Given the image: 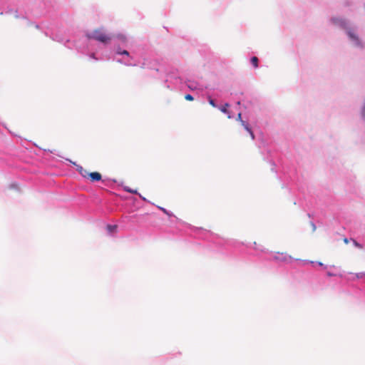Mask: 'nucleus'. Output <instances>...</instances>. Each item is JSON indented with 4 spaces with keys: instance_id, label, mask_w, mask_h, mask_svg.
Returning <instances> with one entry per match:
<instances>
[{
    "instance_id": "17",
    "label": "nucleus",
    "mask_w": 365,
    "mask_h": 365,
    "mask_svg": "<svg viewBox=\"0 0 365 365\" xmlns=\"http://www.w3.org/2000/svg\"><path fill=\"white\" fill-rule=\"evenodd\" d=\"M327 275H328L329 277L334 276V274H332V273H331V272H328V273H327Z\"/></svg>"
},
{
    "instance_id": "5",
    "label": "nucleus",
    "mask_w": 365,
    "mask_h": 365,
    "mask_svg": "<svg viewBox=\"0 0 365 365\" xmlns=\"http://www.w3.org/2000/svg\"><path fill=\"white\" fill-rule=\"evenodd\" d=\"M229 107H230V104L227 103H225L224 106H222L220 108V110L222 113L228 114L227 118H231V115L229 114V111H228V110H227V108H228Z\"/></svg>"
},
{
    "instance_id": "7",
    "label": "nucleus",
    "mask_w": 365,
    "mask_h": 365,
    "mask_svg": "<svg viewBox=\"0 0 365 365\" xmlns=\"http://www.w3.org/2000/svg\"><path fill=\"white\" fill-rule=\"evenodd\" d=\"M258 58L256 57V56H253L252 58H251V63L253 65V66L255 68H257L258 67Z\"/></svg>"
},
{
    "instance_id": "16",
    "label": "nucleus",
    "mask_w": 365,
    "mask_h": 365,
    "mask_svg": "<svg viewBox=\"0 0 365 365\" xmlns=\"http://www.w3.org/2000/svg\"><path fill=\"white\" fill-rule=\"evenodd\" d=\"M344 242L345 244H348V243H349V240H348L347 238H346V237H345V238L344 239Z\"/></svg>"
},
{
    "instance_id": "14",
    "label": "nucleus",
    "mask_w": 365,
    "mask_h": 365,
    "mask_svg": "<svg viewBox=\"0 0 365 365\" xmlns=\"http://www.w3.org/2000/svg\"><path fill=\"white\" fill-rule=\"evenodd\" d=\"M354 242V244L356 247H359V248H361V245L360 244H359L356 240H353Z\"/></svg>"
},
{
    "instance_id": "4",
    "label": "nucleus",
    "mask_w": 365,
    "mask_h": 365,
    "mask_svg": "<svg viewBox=\"0 0 365 365\" xmlns=\"http://www.w3.org/2000/svg\"><path fill=\"white\" fill-rule=\"evenodd\" d=\"M241 125L245 128V129L250 133V136H251V138L252 140L255 139V135L253 133V132L252 131L251 128H250L248 123H247L244 120H241Z\"/></svg>"
},
{
    "instance_id": "21",
    "label": "nucleus",
    "mask_w": 365,
    "mask_h": 365,
    "mask_svg": "<svg viewBox=\"0 0 365 365\" xmlns=\"http://www.w3.org/2000/svg\"><path fill=\"white\" fill-rule=\"evenodd\" d=\"M108 227L110 229V230H112V227L110 225H108Z\"/></svg>"
},
{
    "instance_id": "11",
    "label": "nucleus",
    "mask_w": 365,
    "mask_h": 365,
    "mask_svg": "<svg viewBox=\"0 0 365 365\" xmlns=\"http://www.w3.org/2000/svg\"><path fill=\"white\" fill-rule=\"evenodd\" d=\"M208 101H209L210 105H211L212 107H216V104H215L214 100L212 99L210 97L209 98Z\"/></svg>"
},
{
    "instance_id": "10",
    "label": "nucleus",
    "mask_w": 365,
    "mask_h": 365,
    "mask_svg": "<svg viewBox=\"0 0 365 365\" xmlns=\"http://www.w3.org/2000/svg\"><path fill=\"white\" fill-rule=\"evenodd\" d=\"M185 98L187 100V101H192L194 100L192 96H191L190 94H186L185 96Z\"/></svg>"
},
{
    "instance_id": "6",
    "label": "nucleus",
    "mask_w": 365,
    "mask_h": 365,
    "mask_svg": "<svg viewBox=\"0 0 365 365\" xmlns=\"http://www.w3.org/2000/svg\"><path fill=\"white\" fill-rule=\"evenodd\" d=\"M78 171L79 173L81 174V175L84 178H88V174H89L90 173H88L86 170H84L82 167H80L79 169H78Z\"/></svg>"
},
{
    "instance_id": "20",
    "label": "nucleus",
    "mask_w": 365,
    "mask_h": 365,
    "mask_svg": "<svg viewBox=\"0 0 365 365\" xmlns=\"http://www.w3.org/2000/svg\"><path fill=\"white\" fill-rule=\"evenodd\" d=\"M108 227L110 229V230H112V227L110 225H108Z\"/></svg>"
},
{
    "instance_id": "15",
    "label": "nucleus",
    "mask_w": 365,
    "mask_h": 365,
    "mask_svg": "<svg viewBox=\"0 0 365 365\" xmlns=\"http://www.w3.org/2000/svg\"><path fill=\"white\" fill-rule=\"evenodd\" d=\"M254 244H255V250H259V248H258V247H257V242H255V243H254ZM260 250L263 252V251H264V249H260Z\"/></svg>"
},
{
    "instance_id": "18",
    "label": "nucleus",
    "mask_w": 365,
    "mask_h": 365,
    "mask_svg": "<svg viewBox=\"0 0 365 365\" xmlns=\"http://www.w3.org/2000/svg\"><path fill=\"white\" fill-rule=\"evenodd\" d=\"M318 264H319V266H322V267H323V266H324V264H323L322 262H318Z\"/></svg>"
},
{
    "instance_id": "2",
    "label": "nucleus",
    "mask_w": 365,
    "mask_h": 365,
    "mask_svg": "<svg viewBox=\"0 0 365 365\" xmlns=\"http://www.w3.org/2000/svg\"><path fill=\"white\" fill-rule=\"evenodd\" d=\"M274 259L276 261L287 263L290 262L293 259V257L286 252H277L274 256Z\"/></svg>"
},
{
    "instance_id": "13",
    "label": "nucleus",
    "mask_w": 365,
    "mask_h": 365,
    "mask_svg": "<svg viewBox=\"0 0 365 365\" xmlns=\"http://www.w3.org/2000/svg\"><path fill=\"white\" fill-rule=\"evenodd\" d=\"M237 120H239L240 123H241V120H242V113H238L237 117Z\"/></svg>"
},
{
    "instance_id": "9",
    "label": "nucleus",
    "mask_w": 365,
    "mask_h": 365,
    "mask_svg": "<svg viewBox=\"0 0 365 365\" xmlns=\"http://www.w3.org/2000/svg\"><path fill=\"white\" fill-rule=\"evenodd\" d=\"M348 34L351 39L358 41V38L352 32L349 31Z\"/></svg>"
},
{
    "instance_id": "3",
    "label": "nucleus",
    "mask_w": 365,
    "mask_h": 365,
    "mask_svg": "<svg viewBox=\"0 0 365 365\" xmlns=\"http://www.w3.org/2000/svg\"><path fill=\"white\" fill-rule=\"evenodd\" d=\"M88 178H90L92 182L100 181L101 180V175L98 172H93L88 174Z\"/></svg>"
},
{
    "instance_id": "12",
    "label": "nucleus",
    "mask_w": 365,
    "mask_h": 365,
    "mask_svg": "<svg viewBox=\"0 0 365 365\" xmlns=\"http://www.w3.org/2000/svg\"><path fill=\"white\" fill-rule=\"evenodd\" d=\"M127 192H130V193H136L137 192L135 190H133L132 189H130V188H125V189Z\"/></svg>"
},
{
    "instance_id": "1",
    "label": "nucleus",
    "mask_w": 365,
    "mask_h": 365,
    "mask_svg": "<svg viewBox=\"0 0 365 365\" xmlns=\"http://www.w3.org/2000/svg\"><path fill=\"white\" fill-rule=\"evenodd\" d=\"M86 36L89 39H94L103 43H108L111 40V36L107 34L101 29H95L93 33L87 34Z\"/></svg>"
},
{
    "instance_id": "19",
    "label": "nucleus",
    "mask_w": 365,
    "mask_h": 365,
    "mask_svg": "<svg viewBox=\"0 0 365 365\" xmlns=\"http://www.w3.org/2000/svg\"><path fill=\"white\" fill-rule=\"evenodd\" d=\"M356 277H357L358 278L361 277H362V274H356Z\"/></svg>"
},
{
    "instance_id": "22",
    "label": "nucleus",
    "mask_w": 365,
    "mask_h": 365,
    "mask_svg": "<svg viewBox=\"0 0 365 365\" xmlns=\"http://www.w3.org/2000/svg\"><path fill=\"white\" fill-rule=\"evenodd\" d=\"M309 262V263H311V264H314V262H313V261H310V262Z\"/></svg>"
},
{
    "instance_id": "8",
    "label": "nucleus",
    "mask_w": 365,
    "mask_h": 365,
    "mask_svg": "<svg viewBox=\"0 0 365 365\" xmlns=\"http://www.w3.org/2000/svg\"><path fill=\"white\" fill-rule=\"evenodd\" d=\"M117 53L121 54V55L129 56V53L126 50L121 51L120 49H119V50L117 51Z\"/></svg>"
}]
</instances>
